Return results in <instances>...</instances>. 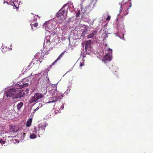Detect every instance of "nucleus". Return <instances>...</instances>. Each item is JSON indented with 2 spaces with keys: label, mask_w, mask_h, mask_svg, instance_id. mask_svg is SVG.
I'll list each match as a JSON object with an SVG mask.
<instances>
[{
  "label": "nucleus",
  "mask_w": 153,
  "mask_h": 153,
  "mask_svg": "<svg viewBox=\"0 0 153 153\" xmlns=\"http://www.w3.org/2000/svg\"><path fill=\"white\" fill-rule=\"evenodd\" d=\"M66 6V4L64 5L57 13L56 16L59 20H63L66 17L67 12L63 9V8Z\"/></svg>",
  "instance_id": "nucleus-1"
},
{
  "label": "nucleus",
  "mask_w": 153,
  "mask_h": 153,
  "mask_svg": "<svg viewBox=\"0 0 153 153\" xmlns=\"http://www.w3.org/2000/svg\"><path fill=\"white\" fill-rule=\"evenodd\" d=\"M17 91V90L15 88H10L7 91L5 96H6L7 97H12L13 99H14L15 98H14L13 97L16 94Z\"/></svg>",
  "instance_id": "nucleus-2"
},
{
  "label": "nucleus",
  "mask_w": 153,
  "mask_h": 153,
  "mask_svg": "<svg viewBox=\"0 0 153 153\" xmlns=\"http://www.w3.org/2000/svg\"><path fill=\"white\" fill-rule=\"evenodd\" d=\"M25 93L24 91H20L18 93H17V92L16 94L13 97L15 98V99L19 98V99L22 100L25 99Z\"/></svg>",
  "instance_id": "nucleus-3"
},
{
  "label": "nucleus",
  "mask_w": 153,
  "mask_h": 153,
  "mask_svg": "<svg viewBox=\"0 0 153 153\" xmlns=\"http://www.w3.org/2000/svg\"><path fill=\"white\" fill-rule=\"evenodd\" d=\"M24 82L23 81H21L18 83L16 84L15 85V87L17 89H20L28 85L27 83H24Z\"/></svg>",
  "instance_id": "nucleus-4"
},
{
  "label": "nucleus",
  "mask_w": 153,
  "mask_h": 153,
  "mask_svg": "<svg viewBox=\"0 0 153 153\" xmlns=\"http://www.w3.org/2000/svg\"><path fill=\"white\" fill-rule=\"evenodd\" d=\"M111 54L110 53H108L102 58V60L105 63L110 61L111 60Z\"/></svg>",
  "instance_id": "nucleus-5"
},
{
  "label": "nucleus",
  "mask_w": 153,
  "mask_h": 153,
  "mask_svg": "<svg viewBox=\"0 0 153 153\" xmlns=\"http://www.w3.org/2000/svg\"><path fill=\"white\" fill-rule=\"evenodd\" d=\"M19 130V128L13 125H11L10 126L9 132L12 134L14 135V133L17 132Z\"/></svg>",
  "instance_id": "nucleus-6"
},
{
  "label": "nucleus",
  "mask_w": 153,
  "mask_h": 153,
  "mask_svg": "<svg viewBox=\"0 0 153 153\" xmlns=\"http://www.w3.org/2000/svg\"><path fill=\"white\" fill-rule=\"evenodd\" d=\"M38 100V93H36L34 95V96L32 97L31 99L30 100L29 103H31L33 102H36Z\"/></svg>",
  "instance_id": "nucleus-7"
},
{
  "label": "nucleus",
  "mask_w": 153,
  "mask_h": 153,
  "mask_svg": "<svg viewBox=\"0 0 153 153\" xmlns=\"http://www.w3.org/2000/svg\"><path fill=\"white\" fill-rule=\"evenodd\" d=\"M97 30L93 31L90 34L87 36L88 39L93 38L94 36H96L97 33Z\"/></svg>",
  "instance_id": "nucleus-8"
},
{
  "label": "nucleus",
  "mask_w": 153,
  "mask_h": 153,
  "mask_svg": "<svg viewBox=\"0 0 153 153\" xmlns=\"http://www.w3.org/2000/svg\"><path fill=\"white\" fill-rule=\"evenodd\" d=\"M65 52V51H64L62 52L59 56V57L56 59L53 62V63L51 65V66L55 64V63L57 62L59 60H60L61 58L63 56Z\"/></svg>",
  "instance_id": "nucleus-9"
},
{
  "label": "nucleus",
  "mask_w": 153,
  "mask_h": 153,
  "mask_svg": "<svg viewBox=\"0 0 153 153\" xmlns=\"http://www.w3.org/2000/svg\"><path fill=\"white\" fill-rule=\"evenodd\" d=\"M42 90H43V92L42 93H41V94L39 93V99L42 98L43 97L42 94L44 95L46 94L47 92L46 90L45 89H42Z\"/></svg>",
  "instance_id": "nucleus-10"
},
{
  "label": "nucleus",
  "mask_w": 153,
  "mask_h": 153,
  "mask_svg": "<svg viewBox=\"0 0 153 153\" xmlns=\"http://www.w3.org/2000/svg\"><path fill=\"white\" fill-rule=\"evenodd\" d=\"M91 42V40H88L86 41L85 44V48H87V47H89Z\"/></svg>",
  "instance_id": "nucleus-11"
},
{
  "label": "nucleus",
  "mask_w": 153,
  "mask_h": 153,
  "mask_svg": "<svg viewBox=\"0 0 153 153\" xmlns=\"http://www.w3.org/2000/svg\"><path fill=\"white\" fill-rule=\"evenodd\" d=\"M46 127V126L45 124H44L43 125H39V131L40 130H43L44 131L45 130V128Z\"/></svg>",
  "instance_id": "nucleus-12"
},
{
  "label": "nucleus",
  "mask_w": 153,
  "mask_h": 153,
  "mask_svg": "<svg viewBox=\"0 0 153 153\" xmlns=\"http://www.w3.org/2000/svg\"><path fill=\"white\" fill-rule=\"evenodd\" d=\"M23 105V103L22 102H20L19 103H18L17 105V108L18 110H20Z\"/></svg>",
  "instance_id": "nucleus-13"
},
{
  "label": "nucleus",
  "mask_w": 153,
  "mask_h": 153,
  "mask_svg": "<svg viewBox=\"0 0 153 153\" xmlns=\"http://www.w3.org/2000/svg\"><path fill=\"white\" fill-rule=\"evenodd\" d=\"M110 69L113 72H116L117 70V68L115 66L112 65L111 68H110Z\"/></svg>",
  "instance_id": "nucleus-14"
},
{
  "label": "nucleus",
  "mask_w": 153,
  "mask_h": 153,
  "mask_svg": "<svg viewBox=\"0 0 153 153\" xmlns=\"http://www.w3.org/2000/svg\"><path fill=\"white\" fill-rule=\"evenodd\" d=\"M32 122V120L31 119H30L28 120L27 121L26 123V126L28 127L30 126Z\"/></svg>",
  "instance_id": "nucleus-15"
},
{
  "label": "nucleus",
  "mask_w": 153,
  "mask_h": 153,
  "mask_svg": "<svg viewBox=\"0 0 153 153\" xmlns=\"http://www.w3.org/2000/svg\"><path fill=\"white\" fill-rule=\"evenodd\" d=\"M29 78L28 77H27L25 79H24L22 81H23L24 83H27L28 84V85H29V83L28 82L29 81Z\"/></svg>",
  "instance_id": "nucleus-16"
},
{
  "label": "nucleus",
  "mask_w": 153,
  "mask_h": 153,
  "mask_svg": "<svg viewBox=\"0 0 153 153\" xmlns=\"http://www.w3.org/2000/svg\"><path fill=\"white\" fill-rule=\"evenodd\" d=\"M36 137V135L34 134H31L30 136V137L31 139H34Z\"/></svg>",
  "instance_id": "nucleus-17"
},
{
  "label": "nucleus",
  "mask_w": 153,
  "mask_h": 153,
  "mask_svg": "<svg viewBox=\"0 0 153 153\" xmlns=\"http://www.w3.org/2000/svg\"><path fill=\"white\" fill-rule=\"evenodd\" d=\"M87 32V30H84V31H83V32L82 33L81 36L82 37V38L84 37L86 33Z\"/></svg>",
  "instance_id": "nucleus-18"
},
{
  "label": "nucleus",
  "mask_w": 153,
  "mask_h": 153,
  "mask_svg": "<svg viewBox=\"0 0 153 153\" xmlns=\"http://www.w3.org/2000/svg\"><path fill=\"white\" fill-rule=\"evenodd\" d=\"M128 9L127 10L125 9L123 10L124 15L126 16L128 13V12H127Z\"/></svg>",
  "instance_id": "nucleus-19"
},
{
  "label": "nucleus",
  "mask_w": 153,
  "mask_h": 153,
  "mask_svg": "<svg viewBox=\"0 0 153 153\" xmlns=\"http://www.w3.org/2000/svg\"><path fill=\"white\" fill-rule=\"evenodd\" d=\"M35 61L36 62V63H37V61H38V60L35 59L34 58L33 59V60L32 61L31 63H33V64H34L35 63Z\"/></svg>",
  "instance_id": "nucleus-20"
},
{
  "label": "nucleus",
  "mask_w": 153,
  "mask_h": 153,
  "mask_svg": "<svg viewBox=\"0 0 153 153\" xmlns=\"http://www.w3.org/2000/svg\"><path fill=\"white\" fill-rule=\"evenodd\" d=\"M57 100L56 99L52 101L48 102V103H52V102H56L57 101Z\"/></svg>",
  "instance_id": "nucleus-21"
},
{
  "label": "nucleus",
  "mask_w": 153,
  "mask_h": 153,
  "mask_svg": "<svg viewBox=\"0 0 153 153\" xmlns=\"http://www.w3.org/2000/svg\"><path fill=\"white\" fill-rule=\"evenodd\" d=\"M0 143H5V141L2 139H0Z\"/></svg>",
  "instance_id": "nucleus-22"
},
{
  "label": "nucleus",
  "mask_w": 153,
  "mask_h": 153,
  "mask_svg": "<svg viewBox=\"0 0 153 153\" xmlns=\"http://www.w3.org/2000/svg\"><path fill=\"white\" fill-rule=\"evenodd\" d=\"M38 24L37 23H36L33 24V26L34 27H36L37 26Z\"/></svg>",
  "instance_id": "nucleus-23"
},
{
  "label": "nucleus",
  "mask_w": 153,
  "mask_h": 153,
  "mask_svg": "<svg viewBox=\"0 0 153 153\" xmlns=\"http://www.w3.org/2000/svg\"><path fill=\"white\" fill-rule=\"evenodd\" d=\"M48 25L47 26H46V27H45V29H46V30H47V31H48L49 30V28L48 27Z\"/></svg>",
  "instance_id": "nucleus-24"
},
{
  "label": "nucleus",
  "mask_w": 153,
  "mask_h": 153,
  "mask_svg": "<svg viewBox=\"0 0 153 153\" xmlns=\"http://www.w3.org/2000/svg\"><path fill=\"white\" fill-rule=\"evenodd\" d=\"M110 16H108L107 18H106V20L107 21H108L109 20H110Z\"/></svg>",
  "instance_id": "nucleus-25"
},
{
  "label": "nucleus",
  "mask_w": 153,
  "mask_h": 153,
  "mask_svg": "<svg viewBox=\"0 0 153 153\" xmlns=\"http://www.w3.org/2000/svg\"><path fill=\"white\" fill-rule=\"evenodd\" d=\"M84 65V64L82 62H81L80 64V66L81 67L83 65Z\"/></svg>",
  "instance_id": "nucleus-26"
},
{
  "label": "nucleus",
  "mask_w": 153,
  "mask_h": 153,
  "mask_svg": "<svg viewBox=\"0 0 153 153\" xmlns=\"http://www.w3.org/2000/svg\"><path fill=\"white\" fill-rule=\"evenodd\" d=\"M49 41V40L48 41L47 40V39H45L44 43L45 44V43H46L48 42V41ZM49 42H50L49 41Z\"/></svg>",
  "instance_id": "nucleus-27"
},
{
  "label": "nucleus",
  "mask_w": 153,
  "mask_h": 153,
  "mask_svg": "<svg viewBox=\"0 0 153 153\" xmlns=\"http://www.w3.org/2000/svg\"><path fill=\"white\" fill-rule=\"evenodd\" d=\"M42 106V104L41 103H39V107H41Z\"/></svg>",
  "instance_id": "nucleus-28"
},
{
  "label": "nucleus",
  "mask_w": 153,
  "mask_h": 153,
  "mask_svg": "<svg viewBox=\"0 0 153 153\" xmlns=\"http://www.w3.org/2000/svg\"><path fill=\"white\" fill-rule=\"evenodd\" d=\"M38 110V107L36 109H35L34 111H36Z\"/></svg>",
  "instance_id": "nucleus-29"
},
{
  "label": "nucleus",
  "mask_w": 153,
  "mask_h": 153,
  "mask_svg": "<svg viewBox=\"0 0 153 153\" xmlns=\"http://www.w3.org/2000/svg\"><path fill=\"white\" fill-rule=\"evenodd\" d=\"M30 66V65H29L27 67V68L28 69H29Z\"/></svg>",
  "instance_id": "nucleus-30"
},
{
  "label": "nucleus",
  "mask_w": 153,
  "mask_h": 153,
  "mask_svg": "<svg viewBox=\"0 0 153 153\" xmlns=\"http://www.w3.org/2000/svg\"><path fill=\"white\" fill-rule=\"evenodd\" d=\"M17 9H19V6H18V7H15Z\"/></svg>",
  "instance_id": "nucleus-31"
},
{
  "label": "nucleus",
  "mask_w": 153,
  "mask_h": 153,
  "mask_svg": "<svg viewBox=\"0 0 153 153\" xmlns=\"http://www.w3.org/2000/svg\"><path fill=\"white\" fill-rule=\"evenodd\" d=\"M37 19H36V18L35 19H33V20H34V21H36V20H37Z\"/></svg>",
  "instance_id": "nucleus-32"
},
{
  "label": "nucleus",
  "mask_w": 153,
  "mask_h": 153,
  "mask_svg": "<svg viewBox=\"0 0 153 153\" xmlns=\"http://www.w3.org/2000/svg\"><path fill=\"white\" fill-rule=\"evenodd\" d=\"M30 25L31 26V28H32V29H33V26H32V24H30Z\"/></svg>",
  "instance_id": "nucleus-33"
},
{
  "label": "nucleus",
  "mask_w": 153,
  "mask_h": 153,
  "mask_svg": "<svg viewBox=\"0 0 153 153\" xmlns=\"http://www.w3.org/2000/svg\"><path fill=\"white\" fill-rule=\"evenodd\" d=\"M57 91L56 90H54V93H56V92H57Z\"/></svg>",
  "instance_id": "nucleus-34"
},
{
  "label": "nucleus",
  "mask_w": 153,
  "mask_h": 153,
  "mask_svg": "<svg viewBox=\"0 0 153 153\" xmlns=\"http://www.w3.org/2000/svg\"><path fill=\"white\" fill-rule=\"evenodd\" d=\"M13 5H14L13 6H14L15 7L16 6V5H15V4L14 3H13Z\"/></svg>",
  "instance_id": "nucleus-35"
},
{
  "label": "nucleus",
  "mask_w": 153,
  "mask_h": 153,
  "mask_svg": "<svg viewBox=\"0 0 153 153\" xmlns=\"http://www.w3.org/2000/svg\"><path fill=\"white\" fill-rule=\"evenodd\" d=\"M110 50L111 51V53H112V50L111 49H110Z\"/></svg>",
  "instance_id": "nucleus-36"
},
{
  "label": "nucleus",
  "mask_w": 153,
  "mask_h": 153,
  "mask_svg": "<svg viewBox=\"0 0 153 153\" xmlns=\"http://www.w3.org/2000/svg\"><path fill=\"white\" fill-rule=\"evenodd\" d=\"M6 3H7V4L8 3V2L7 1H5Z\"/></svg>",
  "instance_id": "nucleus-37"
},
{
  "label": "nucleus",
  "mask_w": 153,
  "mask_h": 153,
  "mask_svg": "<svg viewBox=\"0 0 153 153\" xmlns=\"http://www.w3.org/2000/svg\"><path fill=\"white\" fill-rule=\"evenodd\" d=\"M1 131L0 130V134H1Z\"/></svg>",
  "instance_id": "nucleus-38"
},
{
  "label": "nucleus",
  "mask_w": 153,
  "mask_h": 153,
  "mask_svg": "<svg viewBox=\"0 0 153 153\" xmlns=\"http://www.w3.org/2000/svg\"><path fill=\"white\" fill-rule=\"evenodd\" d=\"M28 90V89H26V91H27V90Z\"/></svg>",
  "instance_id": "nucleus-39"
},
{
  "label": "nucleus",
  "mask_w": 153,
  "mask_h": 153,
  "mask_svg": "<svg viewBox=\"0 0 153 153\" xmlns=\"http://www.w3.org/2000/svg\"><path fill=\"white\" fill-rule=\"evenodd\" d=\"M78 16V15H77L76 16Z\"/></svg>",
  "instance_id": "nucleus-40"
},
{
  "label": "nucleus",
  "mask_w": 153,
  "mask_h": 153,
  "mask_svg": "<svg viewBox=\"0 0 153 153\" xmlns=\"http://www.w3.org/2000/svg\"><path fill=\"white\" fill-rule=\"evenodd\" d=\"M78 16V15H77L76 16Z\"/></svg>",
  "instance_id": "nucleus-41"
}]
</instances>
